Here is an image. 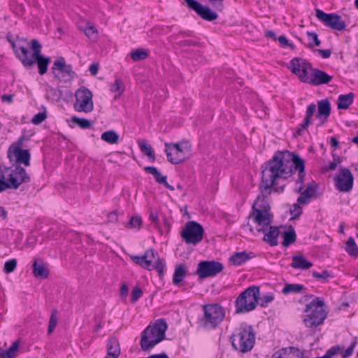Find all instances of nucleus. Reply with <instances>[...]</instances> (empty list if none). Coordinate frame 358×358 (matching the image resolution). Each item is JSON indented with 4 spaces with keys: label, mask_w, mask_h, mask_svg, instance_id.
<instances>
[{
    "label": "nucleus",
    "mask_w": 358,
    "mask_h": 358,
    "mask_svg": "<svg viewBox=\"0 0 358 358\" xmlns=\"http://www.w3.org/2000/svg\"><path fill=\"white\" fill-rule=\"evenodd\" d=\"M252 209V213L250 215V217H252L258 225L262 226L261 228H257V230L259 232H265L273 222V214L271 212L257 210L256 203H253Z\"/></svg>",
    "instance_id": "f3484780"
},
{
    "label": "nucleus",
    "mask_w": 358,
    "mask_h": 358,
    "mask_svg": "<svg viewBox=\"0 0 358 358\" xmlns=\"http://www.w3.org/2000/svg\"><path fill=\"white\" fill-rule=\"evenodd\" d=\"M256 255L252 252H247L245 251H243L241 252H236L229 258L230 262L233 263L234 265L240 266L248 260L255 257Z\"/></svg>",
    "instance_id": "c756f323"
},
{
    "label": "nucleus",
    "mask_w": 358,
    "mask_h": 358,
    "mask_svg": "<svg viewBox=\"0 0 358 358\" xmlns=\"http://www.w3.org/2000/svg\"><path fill=\"white\" fill-rule=\"evenodd\" d=\"M131 259L136 264L149 271L156 270L159 278H162L166 268V262L161 259L158 252L153 248L147 250L142 256H131Z\"/></svg>",
    "instance_id": "39448f33"
},
{
    "label": "nucleus",
    "mask_w": 358,
    "mask_h": 358,
    "mask_svg": "<svg viewBox=\"0 0 358 358\" xmlns=\"http://www.w3.org/2000/svg\"><path fill=\"white\" fill-rule=\"evenodd\" d=\"M282 236L284 238L282 245L284 247H288L294 243L296 240V234L294 228L290 225L288 229L284 232Z\"/></svg>",
    "instance_id": "c9c22d12"
},
{
    "label": "nucleus",
    "mask_w": 358,
    "mask_h": 358,
    "mask_svg": "<svg viewBox=\"0 0 358 358\" xmlns=\"http://www.w3.org/2000/svg\"><path fill=\"white\" fill-rule=\"evenodd\" d=\"M337 166H338V164H337V162L336 161L331 162L329 163V166H324V167L322 168V171L323 173H324V172H327V171H330V170L331 171H334V170H335L336 169Z\"/></svg>",
    "instance_id": "69168bd1"
},
{
    "label": "nucleus",
    "mask_w": 358,
    "mask_h": 358,
    "mask_svg": "<svg viewBox=\"0 0 358 358\" xmlns=\"http://www.w3.org/2000/svg\"><path fill=\"white\" fill-rule=\"evenodd\" d=\"M315 12L317 18L322 22L326 27L338 31L345 29L347 24L342 20L341 15L336 13H326L320 9H316Z\"/></svg>",
    "instance_id": "4468645a"
},
{
    "label": "nucleus",
    "mask_w": 358,
    "mask_h": 358,
    "mask_svg": "<svg viewBox=\"0 0 358 358\" xmlns=\"http://www.w3.org/2000/svg\"><path fill=\"white\" fill-rule=\"evenodd\" d=\"M305 289L306 287L303 285L287 283L282 289V293L284 294H288L292 292L300 293L302 292Z\"/></svg>",
    "instance_id": "ea45409f"
},
{
    "label": "nucleus",
    "mask_w": 358,
    "mask_h": 358,
    "mask_svg": "<svg viewBox=\"0 0 358 358\" xmlns=\"http://www.w3.org/2000/svg\"><path fill=\"white\" fill-rule=\"evenodd\" d=\"M313 276L317 280H322L324 282H327L329 278H333L331 273L327 270H324L322 273L313 271Z\"/></svg>",
    "instance_id": "de8ad7c7"
},
{
    "label": "nucleus",
    "mask_w": 358,
    "mask_h": 358,
    "mask_svg": "<svg viewBox=\"0 0 358 358\" xmlns=\"http://www.w3.org/2000/svg\"><path fill=\"white\" fill-rule=\"evenodd\" d=\"M308 44L306 45L308 48H313L315 46H319L321 44L320 40L318 38V36L315 32L313 31H307L306 33Z\"/></svg>",
    "instance_id": "c03bdc74"
},
{
    "label": "nucleus",
    "mask_w": 358,
    "mask_h": 358,
    "mask_svg": "<svg viewBox=\"0 0 358 358\" xmlns=\"http://www.w3.org/2000/svg\"><path fill=\"white\" fill-rule=\"evenodd\" d=\"M101 138L110 144H116L118 143L119 135L113 130H110L103 132L101 134Z\"/></svg>",
    "instance_id": "58836bf2"
},
{
    "label": "nucleus",
    "mask_w": 358,
    "mask_h": 358,
    "mask_svg": "<svg viewBox=\"0 0 358 358\" xmlns=\"http://www.w3.org/2000/svg\"><path fill=\"white\" fill-rule=\"evenodd\" d=\"M33 273L35 277L42 279L47 278L49 275V270L45 266L43 260L35 259L33 264Z\"/></svg>",
    "instance_id": "7c9ffc66"
},
{
    "label": "nucleus",
    "mask_w": 358,
    "mask_h": 358,
    "mask_svg": "<svg viewBox=\"0 0 358 358\" xmlns=\"http://www.w3.org/2000/svg\"><path fill=\"white\" fill-rule=\"evenodd\" d=\"M305 161L297 154L288 150L278 151L262 165V178L259 185L264 195L282 193L285 185H280V179L286 180L299 171L296 183H303L306 176Z\"/></svg>",
    "instance_id": "f257e3e1"
},
{
    "label": "nucleus",
    "mask_w": 358,
    "mask_h": 358,
    "mask_svg": "<svg viewBox=\"0 0 358 358\" xmlns=\"http://www.w3.org/2000/svg\"><path fill=\"white\" fill-rule=\"evenodd\" d=\"M74 109L78 112L90 113L94 109L92 92L85 87H80L76 92Z\"/></svg>",
    "instance_id": "9b49d317"
},
{
    "label": "nucleus",
    "mask_w": 358,
    "mask_h": 358,
    "mask_svg": "<svg viewBox=\"0 0 358 358\" xmlns=\"http://www.w3.org/2000/svg\"><path fill=\"white\" fill-rule=\"evenodd\" d=\"M8 158L10 161H13L15 159V162L17 165L23 164L25 166H30L31 155L29 150H15V152H8Z\"/></svg>",
    "instance_id": "412c9836"
},
{
    "label": "nucleus",
    "mask_w": 358,
    "mask_h": 358,
    "mask_svg": "<svg viewBox=\"0 0 358 358\" xmlns=\"http://www.w3.org/2000/svg\"><path fill=\"white\" fill-rule=\"evenodd\" d=\"M264 234L263 240L268 243L271 246H275L278 244V236L280 235V230L278 227L268 226Z\"/></svg>",
    "instance_id": "bb28decb"
},
{
    "label": "nucleus",
    "mask_w": 358,
    "mask_h": 358,
    "mask_svg": "<svg viewBox=\"0 0 358 358\" xmlns=\"http://www.w3.org/2000/svg\"><path fill=\"white\" fill-rule=\"evenodd\" d=\"M19 341H15L7 350L0 349V358H14L19 348Z\"/></svg>",
    "instance_id": "4c0bfd02"
},
{
    "label": "nucleus",
    "mask_w": 358,
    "mask_h": 358,
    "mask_svg": "<svg viewBox=\"0 0 358 358\" xmlns=\"http://www.w3.org/2000/svg\"><path fill=\"white\" fill-rule=\"evenodd\" d=\"M84 32L85 35L92 39H94L97 36V30L93 26H87L85 29Z\"/></svg>",
    "instance_id": "bf43d9fd"
},
{
    "label": "nucleus",
    "mask_w": 358,
    "mask_h": 358,
    "mask_svg": "<svg viewBox=\"0 0 358 358\" xmlns=\"http://www.w3.org/2000/svg\"><path fill=\"white\" fill-rule=\"evenodd\" d=\"M317 118L321 121V124H323L328 121V118L331 114V103L327 99H322L317 102Z\"/></svg>",
    "instance_id": "5701e85b"
},
{
    "label": "nucleus",
    "mask_w": 358,
    "mask_h": 358,
    "mask_svg": "<svg viewBox=\"0 0 358 358\" xmlns=\"http://www.w3.org/2000/svg\"><path fill=\"white\" fill-rule=\"evenodd\" d=\"M107 355L105 358H118L120 355V347L118 339L115 337L109 338L107 343Z\"/></svg>",
    "instance_id": "cd10ccee"
},
{
    "label": "nucleus",
    "mask_w": 358,
    "mask_h": 358,
    "mask_svg": "<svg viewBox=\"0 0 358 358\" xmlns=\"http://www.w3.org/2000/svg\"><path fill=\"white\" fill-rule=\"evenodd\" d=\"M57 310H53L52 312V314L50 315V318L49 324H48V333L49 334H50L54 331V329L57 325Z\"/></svg>",
    "instance_id": "09e8293b"
},
{
    "label": "nucleus",
    "mask_w": 358,
    "mask_h": 358,
    "mask_svg": "<svg viewBox=\"0 0 358 358\" xmlns=\"http://www.w3.org/2000/svg\"><path fill=\"white\" fill-rule=\"evenodd\" d=\"M143 169L146 173L152 174L154 176L155 181L157 183L164 185L167 189H169L171 191L174 190L173 186L169 185L167 182V180H166L167 177L162 176L161 174V173L159 172V171L156 167L145 166V167H144Z\"/></svg>",
    "instance_id": "a878e982"
},
{
    "label": "nucleus",
    "mask_w": 358,
    "mask_h": 358,
    "mask_svg": "<svg viewBox=\"0 0 358 358\" xmlns=\"http://www.w3.org/2000/svg\"><path fill=\"white\" fill-rule=\"evenodd\" d=\"M8 189H10V186L6 180L5 173L3 170L0 171V192H2Z\"/></svg>",
    "instance_id": "864d4df0"
},
{
    "label": "nucleus",
    "mask_w": 358,
    "mask_h": 358,
    "mask_svg": "<svg viewBox=\"0 0 358 358\" xmlns=\"http://www.w3.org/2000/svg\"><path fill=\"white\" fill-rule=\"evenodd\" d=\"M313 264L308 261L303 255L292 256V262L290 266L293 268L307 270L312 267Z\"/></svg>",
    "instance_id": "c85d7f7f"
},
{
    "label": "nucleus",
    "mask_w": 358,
    "mask_h": 358,
    "mask_svg": "<svg viewBox=\"0 0 358 358\" xmlns=\"http://www.w3.org/2000/svg\"><path fill=\"white\" fill-rule=\"evenodd\" d=\"M71 121L83 129H89L92 126V123L89 120L78 117L76 116H73L71 117Z\"/></svg>",
    "instance_id": "a18cd8bd"
},
{
    "label": "nucleus",
    "mask_w": 358,
    "mask_h": 358,
    "mask_svg": "<svg viewBox=\"0 0 358 358\" xmlns=\"http://www.w3.org/2000/svg\"><path fill=\"white\" fill-rule=\"evenodd\" d=\"M17 262L15 259H11L6 262L3 267V271L6 273H10L15 271L17 266Z\"/></svg>",
    "instance_id": "3c124183"
},
{
    "label": "nucleus",
    "mask_w": 358,
    "mask_h": 358,
    "mask_svg": "<svg viewBox=\"0 0 358 358\" xmlns=\"http://www.w3.org/2000/svg\"><path fill=\"white\" fill-rule=\"evenodd\" d=\"M303 209L300 206V203H294L290 208V213L292 218H298L302 213Z\"/></svg>",
    "instance_id": "5fc2aeb1"
},
{
    "label": "nucleus",
    "mask_w": 358,
    "mask_h": 358,
    "mask_svg": "<svg viewBox=\"0 0 358 358\" xmlns=\"http://www.w3.org/2000/svg\"><path fill=\"white\" fill-rule=\"evenodd\" d=\"M301 185L299 187L296 192H301L300 196L297 199V202L302 205H306L310 202V199L315 195V192L317 188V185L313 182L309 183L306 189L302 192L303 189V183H300Z\"/></svg>",
    "instance_id": "aec40b11"
},
{
    "label": "nucleus",
    "mask_w": 358,
    "mask_h": 358,
    "mask_svg": "<svg viewBox=\"0 0 358 358\" xmlns=\"http://www.w3.org/2000/svg\"><path fill=\"white\" fill-rule=\"evenodd\" d=\"M14 52L25 67L33 66L32 54L27 47L20 44Z\"/></svg>",
    "instance_id": "393cba45"
},
{
    "label": "nucleus",
    "mask_w": 358,
    "mask_h": 358,
    "mask_svg": "<svg viewBox=\"0 0 358 358\" xmlns=\"http://www.w3.org/2000/svg\"><path fill=\"white\" fill-rule=\"evenodd\" d=\"M168 326L164 318L155 321L152 326H148L143 331L141 338V347L143 351L153 348L162 341L166 336Z\"/></svg>",
    "instance_id": "7ed1b4c3"
},
{
    "label": "nucleus",
    "mask_w": 358,
    "mask_h": 358,
    "mask_svg": "<svg viewBox=\"0 0 358 358\" xmlns=\"http://www.w3.org/2000/svg\"><path fill=\"white\" fill-rule=\"evenodd\" d=\"M31 48L33 49L32 57L39 56L41 54L42 45L37 39H32L31 41Z\"/></svg>",
    "instance_id": "603ef678"
},
{
    "label": "nucleus",
    "mask_w": 358,
    "mask_h": 358,
    "mask_svg": "<svg viewBox=\"0 0 358 358\" xmlns=\"http://www.w3.org/2000/svg\"><path fill=\"white\" fill-rule=\"evenodd\" d=\"M110 90L113 92H117L118 96H121L125 90L123 80L120 78H116L114 83L110 85Z\"/></svg>",
    "instance_id": "a19ab883"
},
{
    "label": "nucleus",
    "mask_w": 358,
    "mask_h": 358,
    "mask_svg": "<svg viewBox=\"0 0 358 358\" xmlns=\"http://www.w3.org/2000/svg\"><path fill=\"white\" fill-rule=\"evenodd\" d=\"M261 195L258 196L254 203H256V206L258 205L257 210H262L264 212H271V207L268 201V197L270 195H264L262 192Z\"/></svg>",
    "instance_id": "e433bc0d"
},
{
    "label": "nucleus",
    "mask_w": 358,
    "mask_h": 358,
    "mask_svg": "<svg viewBox=\"0 0 358 358\" xmlns=\"http://www.w3.org/2000/svg\"><path fill=\"white\" fill-rule=\"evenodd\" d=\"M52 71L55 78L64 83L71 81L76 76L72 66L66 64L64 57H60L54 62Z\"/></svg>",
    "instance_id": "ddd939ff"
},
{
    "label": "nucleus",
    "mask_w": 358,
    "mask_h": 358,
    "mask_svg": "<svg viewBox=\"0 0 358 358\" xmlns=\"http://www.w3.org/2000/svg\"><path fill=\"white\" fill-rule=\"evenodd\" d=\"M212 6L218 11H222L224 8L223 0H208Z\"/></svg>",
    "instance_id": "e2e57ef3"
},
{
    "label": "nucleus",
    "mask_w": 358,
    "mask_h": 358,
    "mask_svg": "<svg viewBox=\"0 0 358 358\" xmlns=\"http://www.w3.org/2000/svg\"><path fill=\"white\" fill-rule=\"evenodd\" d=\"M317 51L320 55V56L324 59H327V58L330 57V56L331 55V51L329 49H327V50L317 49Z\"/></svg>",
    "instance_id": "0e129e2a"
},
{
    "label": "nucleus",
    "mask_w": 358,
    "mask_h": 358,
    "mask_svg": "<svg viewBox=\"0 0 358 358\" xmlns=\"http://www.w3.org/2000/svg\"><path fill=\"white\" fill-rule=\"evenodd\" d=\"M203 227L195 221L187 222L181 232V237L187 244L196 245L203 236Z\"/></svg>",
    "instance_id": "9d476101"
},
{
    "label": "nucleus",
    "mask_w": 358,
    "mask_h": 358,
    "mask_svg": "<svg viewBox=\"0 0 358 358\" xmlns=\"http://www.w3.org/2000/svg\"><path fill=\"white\" fill-rule=\"evenodd\" d=\"M32 61L33 66L37 63L39 74L44 75L48 71V67L51 60L50 57H46L41 55L39 56L32 57Z\"/></svg>",
    "instance_id": "2f4dec72"
},
{
    "label": "nucleus",
    "mask_w": 358,
    "mask_h": 358,
    "mask_svg": "<svg viewBox=\"0 0 358 358\" xmlns=\"http://www.w3.org/2000/svg\"><path fill=\"white\" fill-rule=\"evenodd\" d=\"M224 268L222 263L215 261H202L199 263L196 273L199 278L215 276Z\"/></svg>",
    "instance_id": "dca6fc26"
},
{
    "label": "nucleus",
    "mask_w": 358,
    "mask_h": 358,
    "mask_svg": "<svg viewBox=\"0 0 358 358\" xmlns=\"http://www.w3.org/2000/svg\"><path fill=\"white\" fill-rule=\"evenodd\" d=\"M149 219L152 222V223L155 224V227H159V219L157 210H151L150 211Z\"/></svg>",
    "instance_id": "13d9d810"
},
{
    "label": "nucleus",
    "mask_w": 358,
    "mask_h": 358,
    "mask_svg": "<svg viewBox=\"0 0 358 358\" xmlns=\"http://www.w3.org/2000/svg\"><path fill=\"white\" fill-rule=\"evenodd\" d=\"M142 295L143 290L138 287H135L131 292V301L132 303L136 302Z\"/></svg>",
    "instance_id": "6e6d98bb"
},
{
    "label": "nucleus",
    "mask_w": 358,
    "mask_h": 358,
    "mask_svg": "<svg viewBox=\"0 0 358 358\" xmlns=\"http://www.w3.org/2000/svg\"><path fill=\"white\" fill-rule=\"evenodd\" d=\"M354 100V94L350 92L347 94H341L338 98V108L347 109Z\"/></svg>",
    "instance_id": "72a5a7b5"
},
{
    "label": "nucleus",
    "mask_w": 358,
    "mask_h": 358,
    "mask_svg": "<svg viewBox=\"0 0 358 358\" xmlns=\"http://www.w3.org/2000/svg\"><path fill=\"white\" fill-rule=\"evenodd\" d=\"M358 343L357 337H354L350 345L343 352H341L342 358L350 357L354 352L355 347ZM343 351V350H341Z\"/></svg>",
    "instance_id": "49530a36"
},
{
    "label": "nucleus",
    "mask_w": 358,
    "mask_h": 358,
    "mask_svg": "<svg viewBox=\"0 0 358 358\" xmlns=\"http://www.w3.org/2000/svg\"><path fill=\"white\" fill-rule=\"evenodd\" d=\"M23 145H24V143H23V141H22V139H17V141L15 143H14L9 147L8 152L10 153V152H15V150H17V149L23 150L22 149Z\"/></svg>",
    "instance_id": "680f3d73"
},
{
    "label": "nucleus",
    "mask_w": 358,
    "mask_h": 358,
    "mask_svg": "<svg viewBox=\"0 0 358 358\" xmlns=\"http://www.w3.org/2000/svg\"><path fill=\"white\" fill-rule=\"evenodd\" d=\"M256 336L252 325L245 322L240 324L230 336L233 348L241 353H246L255 346Z\"/></svg>",
    "instance_id": "f03ea898"
},
{
    "label": "nucleus",
    "mask_w": 358,
    "mask_h": 358,
    "mask_svg": "<svg viewBox=\"0 0 358 358\" xmlns=\"http://www.w3.org/2000/svg\"><path fill=\"white\" fill-rule=\"evenodd\" d=\"M260 289L258 286H251L241 292L235 301V313H248L255 310L259 303Z\"/></svg>",
    "instance_id": "0eeeda50"
},
{
    "label": "nucleus",
    "mask_w": 358,
    "mask_h": 358,
    "mask_svg": "<svg viewBox=\"0 0 358 358\" xmlns=\"http://www.w3.org/2000/svg\"><path fill=\"white\" fill-rule=\"evenodd\" d=\"M142 223V219L141 216H133L130 219L129 222V225L132 228H139Z\"/></svg>",
    "instance_id": "052dcab7"
},
{
    "label": "nucleus",
    "mask_w": 358,
    "mask_h": 358,
    "mask_svg": "<svg viewBox=\"0 0 358 358\" xmlns=\"http://www.w3.org/2000/svg\"><path fill=\"white\" fill-rule=\"evenodd\" d=\"M165 148L167 159L173 164H179L184 162L192 151V145L185 140L176 143H165Z\"/></svg>",
    "instance_id": "6e6552de"
},
{
    "label": "nucleus",
    "mask_w": 358,
    "mask_h": 358,
    "mask_svg": "<svg viewBox=\"0 0 358 358\" xmlns=\"http://www.w3.org/2000/svg\"><path fill=\"white\" fill-rule=\"evenodd\" d=\"M3 171L10 186V189H17L20 185L29 183L31 181L29 175L26 172V170L20 165L5 167Z\"/></svg>",
    "instance_id": "1a4fd4ad"
},
{
    "label": "nucleus",
    "mask_w": 358,
    "mask_h": 358,
    "mask_svg": "<svg viewBox=\"0 0 358 358\" xmlns=\"http://www.w3.org/2000/svg\"><path fill=\"white\" fill-rule=\"evenodd\" d=\"M345 250L350 256L358 255V247L352 237H350L347 241Z\"/></svg>",
    "instance_id": "79ce46f5"
},
{
    "label": "nucleus",
    "mask_w": 358,
    "mask_h": 358,
    "mask_svg": "<svg viewBox=\"0 0 358 358\" xmlns=\"http://www.w3.org/2000/svg\"><path fill=\"white\" fill-rule=\"evenodd\" d=\"M188 8L194 10L202 19L213 21L218 18V15L209 7L204 6L196 0H185Z\"/></svg>",
    "instance_id": "a211bd4d"
},
{
    "label": "nucleus",
    "mask_w": 358,
    "mask_h": 358,
    "mask_svg": "<svg viewBox=\"0 0 358 358\" xmlns=\"http://www.w3.org/2000/svg\"><path fill=\"white\" fill-rule=\"evenodd\" d=\"M274 300V295L272 293H269L266 294L265 296H262V298L259 297V303L260 306L263 308H266L268 305V303H271Z\"/></svg>",
    "instance_id": "8fccbe9b"
},
{
    "label": "nucleus",
    "mask_w": 358,
    "mask_h": 358,
    "mask_svg": "<svg viewBox=\"0 0 358 358\" xmlns=\"http://www.w3.org/2000/svg\"><path fill=\"white\" fill-rule=\"evenodd\" d=\"M316 111V105L314 103H311L308 106L306 115L303 119V121L301 124H299V127L297 128L295 134L297 136H301L305 130L308 129L309 125L313 122V114Z\"/></svg>",
    "instance_id": "4be33fe9"
},
{
    "label": "nucleus",
    "mask_w": 358,
    "mask_h": 358,
    "mask_svg": "<svg viewBox=\"0 0 358 358\" xmlns=\"http://www.w3.org/2000/svg\"><path fill=\"white\" fill-rule=\"evenodd\" d=\"M334 180L336 189L341 192H350L353 188L354 176L348 168L341 166Z\"/></svg>",
    "instance_id": "f8f14e48"
},
{
    "label": "nucleus",
    "mask_w": 358,
    "mask_h": 358,
    "mask_svg": "<svg viewBox=\"0 0 358 358\" xmlns=\"http://www.w3.org/2000/svg\"><path fill=\"white\" fill-rule=\"evenodd\" d=\"M187 272L188 271L185 264H180L177 265L173 276V285H178L181 282H182Z\"/></svg>",
    "instance_id": "473e14b6"
},
{
    "label": "nucleus",
    "mask_w": 358,
    "mask_h": 358,
    "mask_svg": "<svg viewBox=\"0 0 358 358\" xmlns=\"http://www.w3.org/2000/svg\"><path fill=\"white\" fill-rule=\"evenodd\" d=\"M288 68L291 71L297 76L301 81L307 83L309 81V71H312L313 67L310 62L300 57L293 58Z\"/></svg>",
    "instance_id": "2eb2a0df"
},
{
    "label": "nucleus",
    "mask_w": 358,
    "mask_h": 358,
    "mask_svg": "<svg viewBox=\"0 0 358 358\" xmlns=\"http://www.w3.org/2000/svg\"><path fill=\"white\" fill-rule=\"evenodd\" d=\"M99 70V64L93 63L89 67V71L92 76H96Z\"/></svg>",
    "instance_id": "774afa93"
},
{
    "label": "nucleus",
    "mask_w": 358,
    "mask_h": 358,
    "mask_svg": "<svg viewBox=\"0 0 358 358\" xmlns=\"http://www.w3.org/2000/svg\"><path fill=\"white\" fill-rule=\"evenodd\" d=\"M303 352L295 347H288L279 350L275 352L271 358H303Z\"/></svg>",
    "instance_id": "b1692460"
},
{
    "label": "nucleus",
    "mask_w": 358,
    "mask_h": 358,
    "mask_svg": "<svg viewBox=\"0 0 358 358\" xmlns=\"http://www.w3.org/2000/svg\"><path fill=\"white\" fill-rule=\"evenodd\" d=\"M47 118L45 112H41L36 114L31 120V122L34 124L42 123Z\"/></svg>",
    "instance_id": "4d7b16f0"
},
{
    "label": "nucleus",
    "mask_w": 358,
    "mask_h": 358,
    "mask_svg": "<svg viewBox=\"0 0 358 358\" xmlns=\"http://www.w3.org/2000/svg\"><path fill=\"white\" fill-rule=\"evenodd\" d=\"M277 40L279 41L280 45L283 48L287 47V45H289V43L287 38V37L284 35L279 36Z\"/></svg>",
    "instance_id": "338daca9"
},
{
    "label": "nucleus",
    "mask_w": 358,
    "mask_h": 358,
    "mask_svg": "<svg viewBox=\"0 0 358 358\" xmlns=\"http://www.w3.org/2000/svg\"><path fill=\"white\" fill-rule=\"evenodd\" d=\"M138 144L141 151L154 162L155 160V151L148 141L142 139L138 141Z\"/></svg>",
    "instance_id": "f704fd0d"
},
{
    "label": "nucleus",
    "mask_w": 358,
    "mask_h": 358,
    "mask_svg": "<svg viewBox=\"0 0 358 358\" xmlns=\"http://www.w3.org/2000/svg\"><path fill=\"white\" fill-rule=\"evenodd\" d=\"M311 73V76L309 77V81L307 83L313 86L328 84L333 79V76L318 69L313 68Z\"/></svg>",
    "instance_id": "6ab92c4d"
},
{
    "label": "nucleus",
    "mask_w": 358,
    "mask_h": 358,
    "mask_svg": "<svg viewBox=\"0 0 358 358\" xmlns=\"http://www.w3.org/2000/svg\"><path fill=\"white\" fill-rule=\"evenodd\" d=\"M203 315L199 320L201 327L206 330L215 329L225 317V309L219 303L203 306Z\"/></svg>",
    "instance_id": "20e7f679"
},
{
    "label": "nucleus",
    "mask_w": 358,
    "mask_h": 358,
    "mask_svg": "<svg viewBox=\"0 0 358 358\" xmlns=\"http://www.w3.org/2000/svg\"><path fill=\"white\" fill-rule=\"evenodd\" d=\"M305 312L307 313L303 322L306 327L315 328L323 324L327 313L324 309V300L316 297L306 305Z\"/></svg>",
    "instance_id": "423d86ee"
},
{
    "label": "nucleus",
    "mask_w": 358,
    "mask_h": 358,
    "mask_svg": "<svg viewBox=\"0 0 358 358\" xmlns=\"http://www.w3.org/2000/svg\"><path fill=\"white\" fill-rule=\"evenodd\" d=\"M131 59L134 61H141L146 59L148 57V52L141 48L136 49L130 52Z\"/></svg>",
    "instance_id": "37998d69"
}]
</instances>
